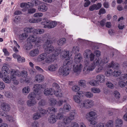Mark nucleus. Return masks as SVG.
Here are the masks:
<instances>
[{
  "label": "nucleus",
  "mask_w": 127,
  "mask_h": 127,
  "mask_svg": "<svg viewBox=\"0 0 127 127\" xmlns=\"http://www.w3.org/2000/svg\"><path fill=\"white\" fill-rule=\"evenodd\" d=\"M108 60L106 57H104L102 59L98 58L93 61L91 63L88 60L86 59L84 61V67L83 72L84 74H86L89 73L90 71L94 70L96 66L98 65L96 69V71L97 73L101 72L103 69V65L108 62Z\"/></svg>",
  "instance_id": "f257e3e1"
},
{
  "label": "nucleus",
  "mask_w": 127,
  "mask_h": 127,
  "mask_svg": "<svg viewBox=\"0 0 127 127\" xmlns=\"http://www.w3.org/2000/svg\"><path fill=\"white\" fill-rule=\"evenodd\" d=\"M72 62L70 61H64L63 65L59 68L58 70L59 74L64 76L68 75L70 72V67L71 66Z\"/></svg>",
  "instance_id": "f03ea898"
},
{
  "label": "nucleus",
  "mask_w": 127,
  "mask_h": 127,
  "mask_svg": "<svg viewBox=\"0 0 127 127\" xmlns=\"http://www.w3.org/2000/svg\"><path fill=\"white\" fill-rule=\"evenodd\" d=\"M11 72H14L15 73L16 75L18 77L22 76V79H20V81L21 83L25 82L27 83H29L30 80V78H28L27 72L25 70L20 72L17 70H15L14 69H11Z\"/></svg>",
  "instance_id": "7ed1b4c3"
},
{
  "label": "nucleus",
  "mask_w": 127,
  "mask_h": 127,
  "mask_svg": "<svg viewBox=\"0 0 127 127\" xmlns=\"http://www.w3.org/2000/svg\"><path fill=\"white\" fill-rule=\"evenodd\" d=\"M43 48L45 49V53L47 54H49L50 53L53 52V53L52 54H55L56 53V52L58 50H60V52L61 50H55L54 47L53 46L51 45L50 43V41L47 40L45 43L43 45Z\"/></svg>",
  "instance_id": "20e7f679"
},
{
  "label": "nucleus",
  "mask_w": 127,
  "mask_h": 127,
  "mask_svg": "<svg viewBox=\"0 0 127 127\" xmlns=\"http://www.w3.org/2000/svg\"><path fill=\"white\" fill-rule=\"evenodd\" d=\"M43 21L41 23L44 26L43 27L44 28H52L56 27L57 24V22L55 21L47 20L46 18H44Z\"/></svg>",
  "instance_id": "39448f33"
},
{
  "label": "nucleus",
  "mask_w": 127,
  "mask_h": 127,
  "mask_svg": "<svg viewBox=\"0 0 127 127\" xmlns=\"http://www.w3.org/2000/svg\"><path fill=\"white\" fill-rule=\"evenodd\" d=\"M28 43H30L34 44L36 45L40 43L41 41V38L40 37H37L34 34L30 35L27 39Z\"/></svg>",
  "instance_id": "423d86ee"
},
{
  "label": "nucleus",
  "mask_w": 127,
  "mask_h": 127,
  "mask_svg": "<svg viewBox=\"0 0 127 127\" xmlns=\"http://www.w3.org/2000/svg\"><path fill=\"white\" fill-rule=\"evenodd\" d=\"M16 76L17 75H16L15 73L11 72L10 76H8L7 78H4V81L6 83L9 84L11 83L12 80L13 84L18 85L19 83V82L16 79Z\"/></svg>",
  "instance_id": "0eeeda50"
},
{
  "label": "nucleus",
  "mask_w": 127,
  "mask_h": 127,
  "mask_svg": "<svg viewBox=\"0 0 127 127\" xmlns=\"http://www.w3.org/2000/svg\"><path fill=\"white\" fill-rule=\"evenodd\" d=\"M95 105L94 101L92 100L87 99L83 102L82 103H80L79 107L86 109H89Z\"/></svg>",
  "instance_id": "6e6552de"
},
{
  "label": "nucleus",
  "mask_w": 127,
  "mask_h": 127,
  "mask_svg": "<svg viewBox=\"0 0 127 127\" xmlns=\"http://www.w3.org/2000/svg\"><path fill=\"white\" fill-rule=\"evenodd\" d=\"M55 54H52L48 56L47 55V57L45 59V62L48 64L54 61L55 58L58 56L60 52V50H58L56 52Z\"/></svg>",
  "instance_id": "1a4fd4ad"
},
{
  "label": "nucleus",
  "mask_w": 127,
  "mask_h": 127,
  "mask_svg": "<svg viewBox=\"0 0 127 127\" xmlns=\"http://www.w3.org/2000/svg\"><path fill=\"white\" fill-rule=\"evenodd\" d=\"M76 115V113L74 111L70 112L69 116L68 117H66L64 119V122L65 124L69 123L71 121L74 119V117Z\"/></svg>",
  "instance_id": "9d476101"
},
{
  "label": "nucleus",
  "mask_w": 127,
  "mask_h": 127,
  "mask_svg": "<svg viewBox=\"0 0 127 127\" xmlns=\"http://www.w3.org/2000/svg\"><path fill=\"white\" fill-rule=\"evenodd\" d=\"M8 66V64H3L1 68V72L5 76H9V74L10 71L11 72V71H10Z\"/></svg>",
  "instance_id": "9b49d317"
},
{
  "label": "nucleus",
  "mask_w": 127,
  "mask_h": 127,
  "mask_svg": "<svg viewBox=\"0 0 127 127\" xmlns=\"http://www.w3.org/2000/svg\"><path fill=\"white\" fill-rule=\"evenodd\" d=\"M41 94H37L35 93L34 91L30 93L28 96V97L29 99H35V98L38 100L41 98Z\"/></svg>",
  "instance_id": "f8f14e48"
},
{
  "label": "nucleus",
  "mask_w": 127,
  "mask_h": 127,
  "mask_svg": "<svg viewBox=\"0 0 127 127\" xmlns=\"http://www.w3.org/2000/svg\"><path fill=\"white\" fill-rule=\"evenodd\" d=\"M83 67V66L81 64H75L73 66V71L77 74H78L81 72Z\"/></svg>",
  "instance_id": "ddd939ff"
},
{
  "label": "nucleus",
  "mask_w": 127,
  "mask_h": 127,
  "mask_svg": "<svg viewBox=\"0 0 127 127\" xmlns=\"http://www.w3.org/2000/svg\"><path fill=\"white\" fill-rule=\"evenodd\" d=\"M71 55L69 54V51H63L61 53L60 57L62 59H64L66 60H68L70 59Z\"/></svg>",
  "instance_id": "4468645a"
},
{
  "label": "nucleus",
  "mask_w": 127,
  "mask_h": 127,
  "mask_svg": "<svg viewBox=\"0 0 127 127\" xmlns=\"http://www.w3.org/2000/svg\"><path fill=\"white\" fill-rule=\"evenodd\" d=\"M96 115V113L94 111H91L87 113L85 117L88 120H90L91 119H95Z\"/></svg>",
  "instance_id": "2eb2a0df"
},
{
  "label": "nucleus",
  "mask_w": 127,
  "mask_h": 127,
  "mask_svg": "<svg viewBox=\"0 0 127 127\" xmlns=\"http://www.w3.org/2000/svg\"><path fill=\"white\" fill-rule=\"evenodd\" d=\"M55 92V90L51 88H45L44 91V93L45 95L48 96L49 95H52Z\"/></svg>",
  "instance_id": "dca6fc26"
},
{
  "label": "nucleus",
  "mask_w": 127,
  "mask_h": 127,
  "mask_svg": "<svg viewBox=\"0 0 127 127\" xmlns=\"http://www.w3.org/2000/svg\"><path fill=\"white\" fill-rule=\"evenodd\" d=\"M0 108L3 111L8 112L10 109V105L6 102H3L1 103Z\"/></svg>",
  "instance_id": "f3484780"
},
{
  "label": "nucleus",
  "mask_w": 127,
  "mask_h": 127,
  "mask_svg": "<svg viewBox=\"0 0 127 127\" xmlns=\"http://www.w3.org/2000/svg\"><path fill=\"white\" fill-rule=\"evenodd\" d=\"M96 79L98 81V83L99 82L100 83H103L105 81V76L103 74H99L96 76Z\"/></svg>",
  "instance_id": "a211bd4d"
},
{
  "label": "nucleus",
  "mask_w": 127,
  "mask_h": 127,
  "mask_svg": "<svg viewBox=\"0 0 127 127\" xmlns=\"http://www.w3.org/2000/svg\"><path fill=\"white\" fill-rule=\"evenodd\" d=\"M102 4L100 3H98L97 4H94L90 6L89 8V9L90 11H92L95 10H97L99 9L101 7Z\"/></svg>",
  "instance_id": "6ab92c4d"
},
{
  "label": "nucleus",
  "mask_w": 127,
  "mask_h": 127,
  "mask_svg": "<svg viewBox=\"0 0 127 127\" xmlns=\"http://www.w3.org/2000/svg\"><path fill=\"white\" fill-rule=\"evenodd\" d=\"M44 78L43 75L41 74L37 75L34 77V79L37 82L40 83L44 80Z\"/></svg>",
  "instance_id": "aec40b11"
},
{
  "label": "nucleus",
  "mask_w": 127,
  "mask_h": 127,
  "mask_svg": "<svg viewBox=\"0 0 127 127\" xmlns=\"http://www.w3.org/2000/svg\"><path fill=\"white\" fill-rule=\"evenodd\" d=\"M107 65L108 67H112L114 69L119 68V64L117 63H114L113 61H112L111 63Z\"/></svg>",
  "instance_id": "412c9836"
},
{
  "label": "nucleus",
  "mask_w": 127,
  "mask_h": 127,
  "mask_svg": "<svg viewBox=\"0 0 127 127\" xmlns=\"http://www.w3.org/2000/svg\"><path fill=\"white\" fill-rule=\"evenodd\" d=\"M58 68V65L55 64L49 65L48 67V69L50 71H54L57 70Z\"/></svg>",
  "instance_id": "4be33fe9"
},
{
  "label": "nucleus",
  "mask_w": 127,
  "mask_h": 127,
  "mask_svg": "<svg viewBox=\"0 0 127 127\" xmlns=\"http://www.w3.org/2000/svg\"><path fill=\"white\" fill-rule=\"evenodd\" d=\"M42 88V85L38 84H35L33 87L34 91L35 93L40 94V93L38 92V91L40 90Z\"/></svg>",
  "instance_id": "5701e85b"
},
{
  "label": "nucleus",
  "mask_w": 127,
  "mask_h": 127,
  "mask_svg": "<svg viewBox=\"0 0 127 127\" xmlns=\"http://www.w3.org/2000/svg\"><path fill=\"white\" fill-rule=\"evenodd\" d=\"M56 117V115H50L48 118V122L51 124L54 123L57 121Z\"/></svg>",
  "instance_id": "b1692460"
},
{
  "label": "nucleus",
  "mask_w": 127,
  "mask_h": 127,
  "mask_svg": "<svg viewBox=\"0 0 127 127\" xmlns=\"http://www.w3.org/2000/svg\"><path fill=\"white\" fill-rule=\"evenodd\" d=\"M39 54V51L38 49H33L31 51L29 55L32 57H34L37 56Z\"/></svg>",
  "instance_id": "393cba45"
},
{
  "label": "nucleus",
  "mask_w": 127,
  "mask_h": 127,
  "mask_svg": "<svg viewBox=\"0 0 127 127\" xmlns=\"http://www.w3.org/2000/svg\"><path fill=\"white\" fill-rule=\"evenodd\" d=\"M4 115L5 116V117L6 120L7 121L11 123H14L15 122L16 119L15 118L8 115L7 114V115L5 114Z\"/></svg>",
  "instance_id": "a878e982"
},
{
  "label": "nucleus",
  "mask_w": 127,
  "mask_h": 127,
  "mask_svg": "<svg viewBox=\"0 0 127 127\" xmlns=\"http://www.w3.org/2000/svg\"><path fill=\"white\" fill-rule=\"evenodd\" d=\"M47 57V55L45 53L41 54L38 56L37 60L38 62H41L45 59Z\"/></svg>",
  "instance_id": "bb28decb"
},
{
  "label": "nucleus",
  "mask_w": 127,
  "mask_h": 127,
  "mask_svg": "<svg viewBox=\"0 0 127 127\" xmlns=\"http://www.w3.org/2000/svg\"><path fill=\"white\" fill-rule=\"evenodd\" d=\"M42 19L41 18H39L37 19H35L34 18H30L28 20V22L31 23H38L41 22Z\"/></svg>",
  "instance_id": "cd10ccee"
},
{
  "label": "nucleus",
  "mask_w": 127,
  "mask_h": 127,
  "mask_svg": "<svg viewBox=\"0 0 127 127\" xmlns=\"http://www.w3.org/2000/svg\"><path fill=\"white\" fill-rule=\"evenodd\" d=\"M37 9L39 11L45 12L47 10L48 7L44 4L40 5L38 7Z\"/></svg>",
  "instance_id": "c85d7f7f"
},
{
  "label": "nucleus",
  "mask_w": 127,
  "mask_h": 127,
  "mask_svg": "<svg viewBox=\"0 0 127 127\" xmlns=\"http://www.w3.org/2000/svg\"><path fill=\"white\" fill-rule=\"evenodd\" d=\"M82 59V57L81 55L79 54L75 55L74 59V62L77 64L81 62Z\"/></svg>",
  "instance_id": "c756f323"
},
{
  "label": "nucleus",
  "mask_w": 127,
  "mask_h": 127,
  "mask_svg": "<svg viewBox=\"0 0 127 127\" xmlns=\"http://www.w3.org/2000/svg\"><path fill=\"white\" fill-rule=\"evenodd\" d=\"M73 99L74 101L77 103L79 104V106L80 103H82L83 102L80 97L77 95H74L73 96Z\"/></svg>",
  "instance_id": "7c9ffc66"
},
{
  "label": "nucleus",
  "mask_w": 127,
  "mask_h": 127,
  "mask_svg": "<svg viewBox=\"0 0 127 127\" xmlns=\"http://www.w3.org/2000/svg\"><path fill=\"white\" fill-rule=\"evenodd\" d=\"M37 102L36 99H30L27 101V103L28 106H31L35 105Z\"/></svg>",
  "instance_id": "2f4dec72"
},
{
  "label": "nucleus",
  "mask_w": 127,
  "mask_h": 127,
  "mask_svg": "<svg viewBox=\"0 0 127 127\" xmlns=\"http://www.w3.org/2000/svg\"><path fill=\"white\" fill-rule=\"evenodd\" d=\"M78 83L79 86L83 88H85L87 86V82L84 80H79L78 81Z\"/></svg>",
  "instance_id": "473e14b6"
},
{
  "label": "nucleus",
  "mask_w": 127,
  "mask_h": 127,
  "mask_svg": "<svg viewBox=\"0 0 127 127\" xmlns=\"http://www.w3.org/2000/svg\"><path fill=\"white\" fill-rule=\"evenodd\" d=\"M123 124V122L121 119H118L115 122V126L116 127H121Z\"/></svg>",
  "instance_id": "72a5a7b5"
},
{
  "label": "nucleus",
  "mask_w": 127,
  "mask_h": 127,
  "mask_svg": "<svg viewBox=\"0 0 127 127\" xmlns=\"http://www.w3.org/2000/svg\"><path fill=\"white\" fill-rule=\"evenodd\" d=\"M66 39L65 38H62L58 40L57 41V44L60 46H62L66 42Z\"/></svg>",
  "instance_id": "f704fd0d"
},
{
  "label": "nucleus",
  "mask_w": 127,
  "mask_h": 127,
  "mask_svg": "<svg viewBox=\"0 0 127 127\" xmlns=\"http://www.w3.org/2000/svg\"><path fill=\"white\" fill-rule=\"evenodd\" d=\"M30 91V88L28 86L25 87L22 89V92L24 95H27Z\"/></svg>",
  "instance_id": "c9c22d12"
},
{
  "label": "nucleus",
  "mask_w": 127,
  "mask_h": 127,
  "mask_svg": "<svg viewBox=\"0 0 127 127\" xmlns=\"http://www.w3.org/2000/svg\"><path fill=\"white\" fill-rule=\"evenodd\" d=\"M47 111L48 113L52 114L57 112V110L53 107H49L47 109Z\"/></svg>",
  "instance_id": "e433bc0d"
},
{
  "label": "nucleus",
  "mask_w": 127,
  "mask_h": 127,
  "mask_svg": "<svg viewBox=\"0 0 127 127\" xmlns=\"http://www.w3.org/2000/svg\"><path fill=\"white\" fill-rule=\"evenodd\" d=\"M34 29L32 27H26L24 29V31L25 33H30L32 32H33V30Z\"/></svg>",
  "instance_id": "4c0bfd02"
},
{
  "label": "nucleus",
  "mask_w": 127,
  "mask_h": 127,
  "mask_svg": "<svg viewBox=\"0 0 127 127\" xmlns=\"http://www.w3.org/2000/svg\"><path fill=\"white\" fill-rule=\"evenodd\" d=\"M55 96L57 97H60L63 96V94L61 90H59L55 91L54 93Z\"/></svg>",
  "instance_id": "58836bf2"
},
{
  "label": "nucleus",
  "mask_w": 127,
  "mask_h": 127,
  "mask_svg": "<svg viewBox=\"0 0 127 127\" xmlns=\"http://www.w3.org/2000/svg\"><path fill=\"white\" fill-rule=\"evenodd\" d=\"M44 32V30L43 29H34L33 31V33L34 34H41L43 33Z\"/></svg>",
  "instance_id": "ea45409f"
},
{
  "label": "nucleus",
  "mask_w": 127,
  "mask_h": 127,
  "mask_svg": "<svg viewBox=\"0 0 127 127\" xmlns=\"http://www.w3.org/2000/svg\"><path fill=\"white\" fill-rule=\"evenodd\" d=\"M121 73V72L119 68L114 69L112 75L115 77H117L119 76Z\"/></svg>",
  "instance_id": "a19ab883"
},
{
  "label": "nucleus",
  "mask_w": 127,
  "mask_h": 127,
  "mask_svg": "<svg viewBox=\"0 0 127 127\" xmlns=\"http://www.w3.org/2000/svg\"><path fill=\"white\" fill-rule=\"evenodd\" d=\"M63 108V109L64 111L67 112L70 110L71 107L69 104L66 103L64 105Z\"/></svg>",
  "instance_id": "79ce46f5"
},
{
  "label": "nucleus",
  "mask_w": 127,
  "mask_h": 127,
  "mask_svg": "<svg viewBox=\"0 0 127 127\" xmlns=\"http://www.w3.org/2000/svg\"><path fill=\"white\" fill-rule=\"evenodd\" d=\"M90 84L93 86H97L99 85L98 81L96 80L92 79L89 82Z\"/></svg>",
  "instance_id": "37998d69"
},
{
  "label": "nucleus",
  "mask_w": 127,
  "mask_h": 127,
  "mask_svg": "<svg viewBox=\"0 0 127 127\" xmlns=\"http://www.w3.org/2000/svg\"><path fill=\"white\" fill-rule=\"evenodd\" d=\"M28 35L27 33L24 32L20 34L19 36V38L20 39L23 40L26 38Z\"/></svg>",
  "instance_id": "c03bdc74"
},
{
  "label": "nucleus",
  "mask_w": 127,
  "mask_h": 127,
  "mask_svg": "<svg viewBox=\"0 0 127 127\" xmlns=\"http://www.w3.org/2000/svg\"><path fill=\"white\" fill-rule=\"evenodd\" d=\"M80 88L79 86L77 85H74L72 87V91L77 92L80 90Z\"/></svg>",
  "instance_id": "a18cd8bd"
},
{
  "label": "nucleus",
  "mask_w": 127,
  "mask_h": 127,
  "mask_svg": "<svg viewBox=\"0 0 127 127\" xmlns=\"http://www.w3.org/2000/svg\"><path fill=\"white\" fill-rule=\"evenodd\" d=\"M91 53V51L89 49L85 50L83 54L84 58L86 59H88L89 55Z\"/></svg>",
  "instance_id": "49530a36"
},
{
  "label": "nucleus",
  "mask_w": 127,
  "mask_h": 127,
  "mask_svg": "<svg viewBox=\"0 0 127 127\" xmlns=\"http://www.w3.org/2000/svg\"><path fill=\"white\" fill-rule=\"evenodd\" d=\"M67 99H65L64 100L62 99H60L57 101L56 105L58 106H62L63 104V102L66 103L67 102Z\"/></svg>",
  "instance_id": "de8ad7c7"
},
{
  "label": "nucleus",
  "mask_w": 127,
  "mask_h": 127,
  "mask_svg": "<svg viewBox=\"0 0 127 127\" xmlns=\"http://www.w3.org/2000/svg\"><path fill=\"white\" fill-rule=\"evenodd\" d=\"M85 96L87 98H91L93 97V94L91 92H86L84 93Z\"/></svg>",
  "instance_id": "09e8293b"
},
{
  "label": "nucleus",
  "mask_w": 127,
  "mask_h": 127,
  "mask_svg": "<svg viewBox=\"0 0 127 127\" xmlns=\"http://www.w3.org/2000/svg\"><path fill=\"white\" fill-rule=\"evenodd\" d=\"M91 91L94 93H99L100 92V89L98 88L93 87L91 89Z\"/></svg>",
  "instance_id": "8fccbe9b"
},
{
  "label": "nucleus",
  "mask_w": 127,
  "mask_h": 127,
  "mask_svg": "<svg viewBox=\"0 0 127 127\" xmlns=\"http://www.w3.org/2000/svg\"><path fill=\"white\" fill-rule=\"evenodd\" d=\"M41 117L40 113L37 112L34 113L33 117V119L35 120L38 119Z\"/></svg>",
  "instance_id": "3c124183"
},
{
  "label": "nucleus",
  "mask_w": 127,
  "mask_h": 127,
  "mask_svg": "<svg viewBox=\"0 0 127 127\" xmlns=\"http://www.w3.org/2000/svg\"><path fill=\"white\" fill-rule=\"evenodd\" d=\"M57 101L56 100L53 98H51L50 100V103L51 106H54L56 105Z\"/></svg>",
  "instance_id": "603ef678"
},
{
  "label": "nucleus",
  "mask_w": 127,
  "mask_h": 127,
  "mask_svg": "<svg viewBox=\"0 0 127 127\" xmlns=\"http://www.w3.org/2000/svg\"><path fill=\"white\" fill-rule=\"evenodd\" d=\"M28 44L24 46V48L26 50H30L32 47V44L28 43Z\"/></svg>",
  "instance_id": "864d4df0"
},
{
  "label": "nucleus",
  "mask_w": 127,
  "mask_h": 127,
  "mask_svg": "<svg viewBox=\"0 0 127 127\" xmlns=\"http://www.w3.org/2000/svg\"><path fill=\"white\" fill-rule=\"evenodd\" d=\"M56 115V118H57V119L61 120L63 119L64 120V118L66 117L65 116L64 117L63 115L61 113H58Z\"/></svg>",
  "instance_id": "5fc2aeb1"
},
{
  "label": "nucleus",
  "mask_w": 127,
  "mask_h": 127,
  "mask_svg": "<svg viewBox=\"0 0 127 127\" xmlns=\"http://www.w3.org/2000/svg\"><path fill=\"white\" fill-rule=\"evenodd\" d=\"M113 71L111 69H108L105 73V75L107 77H109L111 76L113 73Z\"/></svg>",
  "instance_id": "6e6d98bb"
},
{
  "label": "nucleus",
  "mask_w": 127,
  "mask_h": 127,
  "mask_svg": "<svg viewBox=\"0 0 127 127\" xmlns=\"http://www.w3.org/2000/svg\"><path fill=\"white\" fill-rule=\"evenodd\" d=\"M79 48L77 46H74L72 50V52L75 53H76L79 52Z\"/></svg>",
  "instance_id": "4d7b16f0"
},
{
  "label": "nucleus",
  "mask_w": 127,
  "mask_h": 127,
  "mask_svg": "<svg viewBox=\"0 0 127 127\" xmlns=\"http://www.w3.org/2000/svg\"><path fill=\"white\" fill-rule=\"evenodd\" d=\"M5 95L8 98H11L13 97L12 93L9 92H6L5 94Z\"/></svg>",
  "instance_id": "13d9d810"
},
{
  "label": "nucleus",
  "mask_w": 127,
  "mask_h": 127,
  "mask_svg": "<svg viewBox=\"0 0 127 127\" xmlns=\"http://www.w3.org/2000/svg\"><path fill=\"white\" fill-rule=\"evenodd\" d=\"M114 95L117 99H118L120 97V95L119 92L117 91H115L114 92Z\"/></svg>",
  "instance_id": "bf43d9fd"
},
{
  "label": "nucleus",
  "mask_w": 127,
  "mask_h": 127,
  "mask_svg": "<svg viewBox=\"0 0 127 127\" xmlns=\"http://www.w3.org/2000/svg\"><path fill=\"white\" fill-rule=\"evenodd\" d=\"M43 14L41 12H38L35 13L33 15V16L35 17L38 18L42 17Z\"/></svg>",
  "instance_id": "052dcab7"
},
{
  "label": "nucleus",
  "mask_w": 127,
  "mask_h": 127,
  "mask_svg": "<svg viewBox=\"0 0 127 127\" xmlns=\"http://www.w3.org/2000/svg\"><path fill=\"white\" fill-rule=\"evenodd\" d=\"M17 60L18 62L19 63L24 62L25 61V58L23 57H21L20 56H18V57L17 58Z\"/></svg>",
  "instance_id": "680f3d73"
},
{
  "label": "nucleus",
  "mask_w": 127,
  "mask_h": 127,
  "mask_svg": "<svg viewBox=\"0 0 127 127\" xmlns=\"http://www.w3.org/2000/svg\"><path fill=\"white\" fill-rule=\"evenodd\" d=\"M20 17L18 16H16L13 19V22L14 23H17L20 21Z\"/></svg>",
  "instance_id": "e2e57ef3"
},
{
  "label": "nucleus",
  "mask_w": 127,
  "mask_h": 127,
  "mask_svg": "<svg viewBox=\"0 0 127 127\" xmlns=\"http://www.w3.org/2000/svg\"><path fill=\"white\" fill-rule=\"evenodd\" d=\"M31 6V5L30 4H27L25 3H22L20 5V7L21 8L30 7Z\"/></svg>",
  "instance_id": "0e129e2a"
},
{
  "label": "nucleus",
  "mask_w": 127,
  "mask_h": 127,
  "mask_svg": "<svg viewBox=\"0 0 127 127\" xmlns=\"http://www.w3.org/2000/svg\"><path fill=\"white\" fill-rule=\"evenodd\" d=\"M106 84L107 87L113 89L114 87V85L110 82H107Z\"/></svg>",
  "instance_id": "69168bd1"
},
{
  "label": "nucleus",
  "mask_w": 127,
  "mask_h": 127,
  "mask_svg": "<svg viewBox=\"0 0 127 127\" xmlns=\"http://www.w3.org/2000/svg\"><path fill=\"white\" fill-rule=\"evenodd\" d=\"M88 57V58H89L90 61L91 62L94 60L95 55L93 53H91L90 54Z\"/></svg>",
  "instance_id": "338daca9"
},
{
  "label": "nucleus",
  "mask_w": 127,
  "mask_h": 127,
  "mask_svg": "<svg viewBox=\"0 0 127 127\" xmlns=\"http://www.w3.org/2000/svg\"><path fill=\"white\" fill-rule=\"evenodd\" d=\"M41 2L38 0H34L33 1V4L35 6H37L41 4Z\"/></svg>",
  "instance_id": "774afa93"
}]
</instances>
